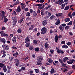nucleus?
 <instances>
[{
    "label": "nucleus",
    "mask_w": 75,
    "mask_h": 75,
    "mask_svg": "<svg viewBox=\"0 0 75 75\" xmlns=\"http://www.w3.org/2000/svg\"><path fill=\"white\" fill-rule=\"evenodd\" d=\"M42 59H43V58L42 57L40 56L38 57L37 58V60L38 61V62L37 64V65H40L41 64V62H42Z\"/></svg>",
    "instance_id": "1"
},
{
    "label": "nucleus",
    "mask_w": 75,
    "mask_h": 75,
    "mask_svg": "<svg viewBox=\"0 0 75 75\" xmlns=\"http://www.w3.org/2000/svg\"><path fill=\"white\" fill-rule=\"evenodd\" d=\"M47 28L45 27H43L42 28L41 31V34H45L47 32Z\"/></svg>",
    "instance_id": "2"
},
{
    "label": "nucleus",
    "mask_w": 75,
    "mask_h": 75,
    "mask_svg": "<svg viewBox=\"0 0 75 75\" xmlns=\"http://www.w3.org/2000/svg\"><path fill=\"white\" fill-rule=\"evenodd\" d=\"M2 47L5 50H7L9 49V46L7 45H2Z\"/></svg>",
    "instance_id": "3"
},
{
    "label": "nucleus",
    "mask_w": 75,
    "mask_h": 75,
    "mask_svg": "<svg viewBox=\"0 0 75 75\" xmlns=\"http://www.w3.org/2000/svg\"><path fill=\"white\" fill-rule=\"evenodd\" d=\"M75 60L74 59L71 60L67 62V63L68 64H73V62H75Z\"/></svg>",
    "instance_id": "4"
},
{
    "label": "nucleus",
    "mask_w": 75,
    "mask_h": 75,
    "mask_svg": "<svg viewBox=\"0 0 75 75\" xmlns=\"http://www.w3.org/2000/svg\"><path fill=\"white\" fill-rule=\"evenodd\" d=\"M17 13H20L21 11V8L20 6H18L17 9L16 10Z\"/></svg>",
    "instance_id": "5"
},
{
    "label": "nucleus",
    "mask_w": 75,
    "mask_h": 75,
    "mask_svg": "<svg viewBox=\"0 0 75 75\" xmlns=\"http://www.w3.org/2000/svg\"><path fill=\"white\" fill-rule=\"evenodd\" d=\"M15 62H16V66H18L19 65V63L20 62L18 61V59H15Z\"/></svg>",
    "instance_id": "6"
},
{
    "label": "nucleus",
    "mask_w": 75,
    "mask_h": 75,
    "mask_svg": "<svg viewBox=\"0 0 75 75\" xmlns=\"http://www.w3.org/2000/svg\"><path fill=\"white\" fill-rule=\"evenodd\" d=\"M25 43H27V42H30V38H28V36L25 39Z\"/></svg>",
    "instance_id": "7"
},
{
    "label": "nucleus",
    "mask_w": 75,
    "mask_h": 75,
    "mask_svg": "<svg viewBox=\"0 0 75 75\" xmlns=\"http://www.w3.org/2000/svg\"><path fill=\"white\" fill-rule=\"evenodd\" d=\"M0 41L1 42H3L4 44H5L6 43V39L4 38H1Z\"/></svg>",
    "instance_id": "8"
},
{
    "label": "nucleus",
    "mask_w": 75,
    "mask_h": 75,
    "mask_svg": "<svg viewBox=\"0 0 75 75\" xmlns=\"http://www.w3.org/2000/svg\"><path fill=\"white\" fill-rule=\"evenodd\" d=\"M62 13H56V16L57 17H59L62 16Z\"/></svg>",
    "instance_id": "9"
},
{
    "label": "nucleus",
    "mask_w": 75,
    "mask_h": 75,
    "mask_svg": "<svg viewBox=\"0 0 75 75\" xmlns=\"http://www.w3.org/2000/svg\"><path fill=\"white\" fill-rule=\"evenodd\" d=\"M12 41L13 42H17V39H16V37L15 36L13 37Z\"/></svg>",
    "instance_id": "10"
},
{
    "label": "nucleus",
    "mask_w": 75,
    "mask_h": 75,
    "mask_svg": "<svg viewBox=\"0 0 75 75\" xmlns=\"http://www.w3.org/2000/svg\"><path fill=\"white\" fill-rule=\"evenodd\" d=\"M24 17L23 16H22L21 18L18 21V23H21L23 21V20H24Z\"/></svg>",
    "instance_id": "11"
},
{
    "label": "nucleus",
    "mask_w": 75,
    "mask_h": 75,
    "mask_svg": "<svg viewBox=\"0 0 75 75\" xmlns=\"http://www.w3.org/2000/svg\"><path fill=\"white\" fill-rule=\"evenodd\" d=\"M54 40L55 42H57L58 40V35H56L55 37Z\"/></svg>",
    "instance_id": "12"
},
{
    "label": "nucleus",
    "mask_w": 75,
    "mask_h": 75,
    "mask_svg": "<svg viewBox=\"0 0 75 75\" xmlns=\"http://www.w3.org/2000/svg\"><path fill=\"white\" fill-rule=\"evenodd\" d=\"M47 23V20H45L44 21L42 22V25L43 26H45L46 24Z\"/></svg>",
    "instance_id": "13"
},
{
    "label": "nucleus",
    "mask_w": 75,
    "mask_h": 75,
    "mask_svg": "<svg viewBox=\"0 0 75 75\" xmlns=\"http://www.w3.org/2000/svg\"><path fill=\"white\" fill-rule=\"evenodd\" d=\"M33 16L34 17H37V13L35 11H33Z\"/></svg>",
    "instance_id": "14"
},
{
    "label": "nucleus",
    "mask_w": 75,
    "mask_h": 75,
    "mask_svg": "<svg viewBox=\"0 0 75 75\" xmlns=\"http://www.w3.org/2000/svg\"><path fill=\"white\" fill-rule=\"evenodd\" d=\"M16 23H17V21H13V27H14L16 25Z\"/></svg>",
    "instance_id": "15"
},
{
    "label": "nucleus",
    "mask_w": 75,
    "mask_h": 75,
    "mask_svg": "<svg viewBox=\"0 0 75 75\" xmlns=\"http://www.w3.org/2000/svg\"><path fill=\"white\" fill-rule=\"evenodd\" d=\"M62 48H63L67 49V48H68V46L66 45H64L62 46Z\"/></svg>",
    "instance_id": "16"
},
{
    "label": "nucleus",
    "mask_w": 75,
    "mask_h": 75,
    "mask_svg": "<svg viewBox=\"0 0 75 75\" xmlns=\"http://www.w3.org/2000/svg\"><path fill=\"white\" fill-rule=\"evenodd\" d=\"M59 30L62 31H64V29L63 28V27L62 25H60L59 27Z\"/></svg>",
    "instance_id": "17"
},
{
    "label": "nucleus",
    "mask_w": 75,
    "mask_h": 75,
    "mask_svg": "<svg viewBox=\"0 0 75 75\" xmlns=\"http://www.w3.org/2000/svg\"><path fill=\"white\" fill-rule=\"evenodd\" d=\"M59 24H60V21L59 19L57 20V21L55 23V25H58Z\"/></svg>",
    "instance_id": "18"
},
{
    "label": "nucleus",
    "mask_w": 75,
    "mask_h": 75,
    "mask_svg": "<svg viewBox=\"0 0 75 75\" xmlns=\"http://www.w3.org/2000/svg\"><path fill=\"white\" fill-rule=\"evenodd\" d=\"M53 62V60L51 59V58H49L48 59V62L50 64H52V62Z\"/></svg>",
    "instance_id": "19"
},
{
    "label": "nucleus",
    "mask_w": 75,
    "mask_h": 75,
    "mask_svg": "<svg viewBox=\"0 0 75 75\" xmlns=\"http://www.w3.org/2000/svg\"><path fill=\"white\" fill-rule=\"evenodd\" d=\"M2 13V18H4V14H5V12L4 11H2L1 12Z\"/></svg>",
    "instance_id": "20"
},
{
    "label": "nucleus",
    "mask_w": 75,
    "mask_h": 75,
    "mask_svg": "<svg viewBox=\"0 0 75 75\" xmlns=\"http://www.w3.org/2000/svg\"><path fill=\"white\" fill-rule=\"evenodd\" d=\"M59 5H61L62 3H64V1L62 0H59Z\"/></svg>",
    "instance_id": "21"
},
{
    "label": "nucleus",
    "mask_w": 75,
    "mask_h": 75,
    "mask_svg": "<svg viewBox=\"0 0 75 75\" xmlns=\"http://www.w3.org/2000/svg\"><path fill=\"white\" fill-rule=\"evenodd\" d=\"M18 55V53L17 52H16V53L15 54H13V57H17V56Z\"/></svg>",
    "instance_id": "22"
},
{
    "label": "nucleus",
    "mask_w": 75,
    "mask_h": 75,
    "mask_svg": "<svg viewBox=\"0 0 75 75\" xmlns=\"http://www.w3.org/2000/svg\"><path fill=\"white\" fill-rule=\"evenodd\" d=\"M65 22H68L70 21V19L69 18H66L64 19Z\"/></svg>",
    "instance_id": "23"
},
{
    "label": "nucleus",
    "mask_w": 75,
    "mask_h": 75,
    "mask_svg": "<svg viewBox=\"0 0 75 75\" xmlns=\"http://www.w3.org/2000/svg\"><path fill=\"white\" fill-rule=\"evenodd\" d=\"M68 57H64L63 59V61L64 62H66L67 60H68Z\"/></svg>",
    "instance_id": "24"
},
{
    "label": "nucleus",
    "mask_w": 75,
    "mask_h": 75,
    "mask_svg": "<svg viewBox=\"0 0 75 75\" xmlns=\"http://www.w3.org/2000/svg\"><path fill=\"white\" fill-rule=\"evenodd\" d=\"M3 69L4 72H6L7 71V68L6 67L4 66L3 67Z\"/></svg>",
    "instance_id": "25"
},
{
    "label": "nucleus",
    "mask_w": 75,
    "mask_h": 75,
    "mask_svg": "<svg viewBox=\"0 0 75 75\" xmlns=\"http://www.w3.org/2000/svg\"><path fill=\"white\" fill-rule=\"evenodd\" d=\"M54 72H55V71H54V69H53V68H52L50 71V73H51V74H52L54 73Z\"/></svg>",
    "instance_id": "26"
},
{
    "label": "nucleus",
    "mask_w": 75,
    "mask_h": 75,
    "mask_svg": "<svg viewBox=\"0 0 75 75\" xmlns=\"http://www.w3.org/2000/svg\"><path fill=\"white\" fill-rule=\"evenodd\" d=\"M21 31H22L21 29L20 28L18 30L17 32L18 33H21Z\"/></svg>",
    "instance_id": "27"
},
{
    "label": "nucleus",
    "mask_w": 75,
    "mask_h": 75,
    "mask_svg": "<svg viewBox=\"0 0 75 75\" xmlns=\"http://www.w3.org/2000/svg\"><path fill=\"white\" fill-rule=\"evenodd\" d=\"M54 18H55V16L54 15H52L50 17V19L52 20V19H54Z\"/></svg>",
    "instance_id": "28"
},
{
    "label": "nucleus",
    "mask_w": 75,
    "mask_h": 75,
    "mask_svg": "<svg viewBox=\"0 0 75 75\" xmlns=\"http://www.w3.org/2000/svg\"><path fill=\"white\" fill-rule=\"evenodd\" d=\"M69 8V6L66 7L64 9V10H68Z\"/></svg>",
    "instance_id": "29"
},
{
    "label": "nucleus",
    "mask_w": 75,
    "mask_h": 75,
    "mask_svg": "<svg viewBox=\"0 0 75 75\" xmlns=\"http://www.w3.org/2000/svg\"><path fill=\"white\" fill-rule=\"evenodd\" d=\"M65 4H62V8L61 9L63 10L64 7H65Z\"/></svg>",
    "instance_id": "30"
},
{
    "label": "nucleus",
    "mask_w": 75,
    "mask_h": 75,
    "mask_svg": "<svg viewBox=\"0 0 75 75\" xmlns=\"http://www.w3.org/2000/svg\"><path fill=\"white\" fill-rule=\"evenodd\" d=\"M34 28L33 27V25H31V26L29 28V30H33Z\"/></svg>",
    "instance_id": "31"
},
{
    "label": "nucleus",
    "mask_w": 75,
    "mask_h": 75,
    "mask_svg": "<svg viewBox=\"0 0 75 75\" xmlns=\"http://www.w3.org/2000/svg\"><path fill=\"white\" fill-rule=\"evenodd\" d=\"M17 38H18V40H20V39H21V37H22V35H17Z\"/></svg>",
    "instance_id": "32"
},
{
    "label": "nucleus",
    "mask_w": 75,
    "mask_h": 75,
    "mask_svg": "<svg viewBox=\"0 0 75 75\" xmlns=\"http://www.w3.org/2000/svg\"><path fill=\"white\" fill-rule=\"evenodd\" d=\"M16 19H17V17L16 16L13 17L12 18V20H14V21H16Z\"/></svg>",
    "instance_id": "33"
},
{
    "label": "nucleus",
    "mask_w": 75,
    "mask_h": 75,
    "mask_svg": "<svg viewBox=\"0 0 75 75\" xmlns=\"http://www.w3.org/2000/svg\"><path fill=\"white\" fill-rule=\"evenodd\" d=\"M6 51L5 50H2L1 51V53H2L3 54H5L6 53Z\"/></svg>",
    "instance_id": "34"
},
{
    "label": "nucleus",
    "mask_w": 75,
    "mask_h": 75,
    "mask_svg": "<svg viewBox=\"0 0 75 75\" xmlns=\"http://www.w3.org/2000/svg\"><path fill=\"white\" fill-rule=\"evenodd\" d=\"M51 7V5H49L46 7L45 8V10H47V9H48V8H50Z\"/></svg>",
    "instance_id": "35"
},
{
    "label": "nucleus",
    "mask_w": 75,
    "mask_h": 75,
    "mask_svg": "<svg viewBox=\"0 0 75 75\" xmlns=\"http://www.w3.org/2000/svg\"><path fill=\"white\" fill-rule=\"evenodd\" d=\"M26 15L27 17H30V12H28L26 13Z\"/></svg>",
    "instance_id": "36"
},
{
    "label": "nucleus",
    "mask_w": 75,
    "mask_h": 75,
    "mask_svg": "<svg viewBox=\"0 0 75 75\" xmlns=\"http://www.w3.org/2000/svg\"><path fill=\"white\" fill-rule=\"evenodd\" d=\"M33 43L34 44H37V41L36 40H34L33 41Z\"/></svg>",
    "instance_id": "37"
},
{
    "label": "nucleus",
    "mask_w": 75,
    "mask_h": 75,
    "mask_svg": "<svg viewBox=\"0 0 75 75\" xmlns=\"http://www.w3.org/2000/svg\"><path fill=\"white\" fill-rule=\"evenodd\" d=\"M68 16H69V17H70L71 18H72V15H71V12H69V13L68 15Z\"/></svg>",
    "instance_id": "38"
},
{
    "label": "nucleus",
    "mask_w": 75,
    "mask_h": 75,
    "mask_svg": "<svg viewBox=\"0 0 75 75\" xmlns=\"http://www.w3.org/2000/svg\"><path fill=\"white\" fill-rule=\"evenodd\" d=\"M57 52L58 54H59V53H60V51L57 47H56V48Z\"/></svg>",
    "instance_id": "39"
},
{
    "label": "nucleus",
    "mask_w": 75,
    "mask_h": 75,
    "mask_svg": "<svg viewBox=\"0 0 75 75\" xmlns=\"http://www.w3.org/2000/svg\"><path fill=\"white\" fill-rule=\"evenodd\" d=\"M45 47L46 48H47V49H48V44L47 43H45Z\"/></svg>",
    "instance_id": "40"
},
{
    "label": "nucleus",
    "mask_w": 75,
    "mask_h": 75,
    "mask_svg": "<svg viewBox=\"0 0 75 75\" xmlns=\"http://www.w3.org/2000/svg\"><path fill=\"white\" fill-rule=\"evenodd\" d=\"M35 6H39L40 7H41L42 6V4H37L36 5H35Z\"/></svg>",
    "instance_id": "41"
},
{
    "label": "nucleus",
    "mask_w": 75,
    "mask_h": 75,
    "mask_svg": "<svg viewBox=\"0 0 75 75\" xmlns=\"http://www.w3.org/2000/svg\"><path fill=\"white\" fill-rule=\"evenodd\" d=\"M4 22L5 23H7L8 21V19L6 18H4Z\"/></svg>",
    "instance_id": "42"
},
{
    "label": "nucleus",
    "mask_w": 75,
    "mask_h": 75,
    "mask_svg": "<svg viewBox=\"0 0 75 75\" xmlns=\"http://www.w3.org/2000/svg\"><path fill=\"white\" fill-rule=\"evenodd\" d=\"M25 46L27 48L28 47L30 46V42L26 43L25 45Z\"/></svg>",
    "instance_id": "43"
},
{
    "label": "nucleus",
    "mask_w": 75,
    "mask_h": 75,
    "mask_svg": "<svg viewBox=\"0 0 75 75\" xmlns=\"http://www.w3.org/2000/svg\"><path fill=\"white\" fill-rule=\"evenodd\" d=\"M29 50H33V48H34V47L32 46H30L29 47Z\"/></svg>",
    "instance_id": "44"
},
{
    "label": "nucleus",
    "mask_w": 75,
    "mask_h": 75,
    "mask_svg": "<svg viewBox=\"0 0 75 75\" xmlns=\"http://www.w3.org/2000/svg\"><path fill=\"white\" fill-rule=\"evenodd\" d=\"M12 14L13 15H15V16H16L17 13H16V11H14L13 12Z\"/></svg>",
    "instance_id": "45"
},
{
    "label": "nucleus",
    "mask_w": 75,
    "mask_h": 75,
    "mask_svg": "<svg viewBox=\"0 0 75 75\" xmlns=\"http://www.w3.org/2000/svg\"><path fill=\"white\" fill-rule=\"evenodd\" d=\"M4 33H5L4 31H1L0 33L1 35H3Z\"/></svg>",
    "instance_id": "46"
},
{
    "label": "nucleus",
    "mask_w": 75,
    "mask_h": 75,
    "mask_svg": "<svg viewBox=\"0 0 75 75\" xmlns=\"http://www.w3.org/2000/svg\"><path fill=\"white\" fill-rule=\"evenodd\" d=\"M3 36H5V37H7L8 35V34H6L4 32V35H3Z\"/></svg>",
    "instance_id": "47"
},
{
    "label": "nucleus",
    "mask_w": 75,
    "mask_h": 75,
    "mask_svg": "<svg viewBox=\"0 0 75 75\" xmlns=\"http://www.w3.org/2000/svg\"><path fill=\"white\" fill-rule=\"evenodd\" d=\"M69 26H67L65 27V30H69Z\"/></svg>",
    "instance_id": "48"
},
{
    "label": "nucleus",
    "mask_w": 75,
    "mask_h": 75,
    "mask_svg": "<svg viewBox=\"0 0 75 75\" xmlns=\"http://www.w3.org/2000/svg\"><path fill=\"white\" fill-rule=\"evenodd\" d=\"M72 21H70L69 23H67V25H72Z\"/></svg>",
    "instance_id": "49"
},
{
    "label": "nucleus",
    "mask_w": 75,
    "mask_h": 75,
    "mask_svg": "<svg viewBox=\"0 0 75 75\" xmlns=\"http://www.w3.org/2000/svg\"><path fill=\"white\" fill-rule=\"evenodd\" d=\"M66 44L68 46H69V45H71V42H68Z\"/></svg>",
    "instance_id": "50"
},
{
    "label": "nucleus",
    "mask_w": 75,
    "mask_h": 75,
    "mask_svg": "<svg viewBox=\"0 0 75 75\" xmlns=\"http://www.w3.org/2000/svg\"><path fill=\"white\" fill-rule=\"evenodd\" d=\"M35 51H39V48L38 47L35 48Z\"/></svg>",
    "instance_id": "51"
},
{
    "label": "nucleus",
    "mask_w": 75,
    "mask_h": 75,
    "mask_svg": "<svg viewBox=\"0 0 75 75\" xmlns=\"http://www.w3.org/2000/svg\"><path fill=\"white\" fill-rule=\"evenodd\" d=\"M19 1L18 0H17L15 3H14V5H17V4H18V3L19 2Z\"/></svg>",
    "instance_id": "52"
},
{
    "label": "nucleus",
    "mask_w": 75,
    "mask_h": 75,
    "mask_svg": "<svg viewBox=\"0 0 75 75\" xmlns=\"http://www.w3.org/2000/svg\"><path fill=\"white\" fill-rule=\"evenodd\" d=\"M34 70H35V71L36 73H38V72H39V71L38 70V69H35Z\"/></svg>",
    "instance_id": "53"
},
{
    "label": "nucleus",
    "mask_w": 75,
    "mask_h": 75,
    "mask_svg": "<svg viewBox=\"0 0 75 75\" xmlns=\"http://www.w3.org/2000/svg\"><path fill=\"white\" fill-rule=\"evenodd\" d=\"M59 62H60L61 63L63 62V61L62 60V59H59Z\"/></svg>",
    "instance_id": "54"
},
{
    "label": "nucleus",
    "mask_w": 75,
    "mask_h": 75,
    "mask_svg": "<svg viewBox=\"0 0 75 75\" xmlns=\"http://www.w3.org/2000/svg\"><path fill=\"white\" fill-rule=\"evenodd\" d=\"M24 10H25V11H28V8H25L24 9Z\"/></svg>",
    "instance_id": "55"
},
{
    "label": "nucleus",
    "mask_w": 75,
    "mask_h": 75,
    "mask_svg": "<svg viewBox=\"0 0 75 75\" xmlns=\"http://www.w3.org/2000/svg\"><path fill=\"white\" fill-rule=\"evenodd\" d=\"M51 54H52L53 52H54V51L53 50H50Z\"/></svg>",
    "instance_id": "56"
},
{
    "label": "nucleus",
    "mask_w": 75,
    "mask_h": 75,
    "mask_svg": "<svg viewBox=\"0 0 75 75\" xmlns=\"http://www.w3.org/2000/svg\"><path fill=\"white\" fill-rule=\"evenodd\" d=\"M72 72L71 71H69L68 74H67V75H70L72 74Z\"/></svg>",
    "instance_id": "57"
},
{
    "label": "nucleus",
    "mask_w": 75,
    "mask_h": 75,
    "mask_svg": "<svg viewBox=\"0 0 75 75\" xmlns=\"http://www.w3.org/2000/svg\"><path fill=\"white\" fill-rule=\"evenodd\" d=\"M61 43L62 44H65V42L64 41H62L61 42Z\"/></svg>",
    "instance_id": "58"
},
{
    "label": "nucleus",
    "mask_w": 75,
    "mask_h": 75,
    "mask_svg": "<svg viewBox=\"0 0 75 75\" xmlns=\"http://www.w3.org/2000/svg\"><path fill=\"white\" fill-rule=\"evenodd\" d=\"M12 48L13 50H17V48L14 46L12 47Z\"/></svg>",
    "instance_id": "59"
},
{
    "label": "nucleus",
    "mask_w": 75,
    "mask_h": 75,
    "mask_svg": "<svg viewBox=\"0 0 75 75\" xmlns=\"http://www.w3.org/2000/svg\"><path fill=\"white\" fill-rule=\"evenodd\" d=\"M62 66H66V65H67V64H66L62 63Z\"/></svg>",
    "instance_id": "60"
},
{
    "label": "nucleus",
    "mask_w": 75,
    "mask_h": 75,
    "mask_svg": "<svg viewBox=\"0 0 75 75\" xmlns=\"http://www.w3.org/2000/svg\"><path fill=\"white\" fill-rule=\"evenodd\" d=\"M21 69L23 70H25V67H22L21 68Z\"/></svg>",
    "instance_id": "61"
},
{
    "label": "nucleus",
    "mask_w": 75,
    "mask_h": 75,
    "mask_svg": "<svg viewBox=\"0 0 75 75\" xmlns=\"http://www.w3.org/2000/svg\"><path fill=\"white\" fill-rule=\"evenodd\" d=\"M61 54H64V52L63 50H60V52Z\"/></svg>",
    "instance_id": "62"
},
{
    "label": "nucleus",
    "mask_w": 75,
    "mask_h": 75,
    "mask_svg": "<svg viewBox=\"0 0 75 75\" xmlns=\"http://www.w3.org/2000/svg\"><path fill=\"white\" fill-rule=\"evenodd\" d=\"M62 26H63V27H65L66 26V24L65 23H64L62 24Z\"/></svg>",
    "instance_id": "63"
},
{
    "label": "nucleus",
    "mask_w": 75,
    "mask_h": 75,
    "mask_svg": "<svg viewBox=\"0 0 75 75\" xmlns=\"http://www.w3.org/2000/svg\"><path fill=\"white\" fill-rule=\"evenodd\" d=\"M5 27L4 26L2 27V30L3 31V30H5Z\"/></svg>",
    "instance_id": "64"
}]
</instances>
